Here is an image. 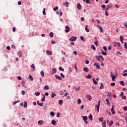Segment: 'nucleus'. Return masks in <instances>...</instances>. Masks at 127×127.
I'll return each mask as SVG.
<instances>
[{
    "mask_svg": "<svg viewBox=\"0 0 127 127\" xmlns=\"http://www.w3.org/2000/svg\"><path fill=\"white\" fill-rule=\"evenodd\" d=\"M57 71V70L55 68H54L53 69H52V71L53 72L52 73V75H53V74H55V73H56V71Z\"/></svg>",
    "mask_w": 127,
    "mask_h": 127,
    "instance_id": "4468645a",
    "label": "nucleus"
},
{
    "mask_svg": "<svg viewBox=\"0 0 127 127\" xmlns=\"http://www.w3.org/2000/svg\"><path fill=\"white\" fill-rule=\"evenodd\" d=\"M51 95H52L51 98H52V99H53V98L56 97L57 96L56 94L55 93H52Z\"/></svg>",
    "mask_w": 127,
    "mask_h": 127,
    "instance_id": "4be33fe9",
    "label": "nucleus"
},
{
    "mask_svg": "<svg viewBox=\"0 0 127 127\" xmlns=\"http://www.w3.org/2000/svg\"><path fill=\"white\" fill-rule=\"evenodd\" d=\"M84 109V105H82L81 107H80V110H83Z\"/></svg>",
    "mask_w": 127,
    "mask_h": 127,
    "instance_id": "338daca9",
    "label": "nucleus"
},
{
    "mask_svg": "<svg viewBox=\"0 0 127 127\" xmlns=\"http://www.w3.org/2000/svg\"><path fill=\"white\" fill-rule=\"evenodd\" d=\"M99 120L100 122H104V118L103 117L100 118Z\"/></svg>",
    "mask_w": 127,
    "mask_h": 127,
    "instance_id": "37998d69",
    "label": "nucleus"
},
{
    "mask_svg": "<svg viewBox=\"0 0 127 127\" xmlns=\"http://www.w3.org/2000/svg\"><path fill=\"white\" fill-rule=\"evenodd\" d=\"M96 68L97 69H101V66L100 65V64H96Z\"/></svg>",
    "mask_w": 127,
    "mask_h": 127,
    "instance_id": "5701e85b",
    "label": "nucleus"
},
{
    "mask_svg": "<svg viewBox=\"0 0 127 127\" xmlns=\"http://www.w3.org/2000/svg\"><path fill=\"white\" fill-rule=\"evenodd\" d=\"M124 25H125V27H126V28H127V22L124 23Z\"/></svg>",
    "mask_w": 127,
    "mask_h": 127,
    "instance_id": "0e129e2a",
    "label": "nucleus"
},
{
    "mask_svg": "<svg viewBox=\"0 0 127 127\" xmlns=\"http://www.w3.org/2000/svg\"><path fill=\"white\" fill-rule=\"evenodd\" d=\"M35 96H39L40 95V92H35Z\"/></svg>",
    "mask_w": 127,
    "mask_h": 127,
    "instance_id": "a19ab883",
    "label": "nucleus"
},
{
    "mask_svg": "<svg viewBox=\"0 0 127 127\" xmlns=\"http://www.w3.org/2000/svg\"><path fill=\"white\" fill-rule=\"evenodd\" d=\"M59 104L60 105V106H62V104H63V100L62 99L59 100Z\"/></svg>",
    "mask_w": 127,
    "mask_h": 127,
    "instance_id": "dca6fc26",
    "label": "nucleus"
},
{
    "mask_svg": "<svg viewBox=\"0 0 127 127\" xmlns=\"http://www.w3.org/2000/svg\"><path fill=\"white\" fill-rule=\"evenodd\" d=\"M124 111H127V106L124 107Z\"/></svg>",
    "mask_w": 127,
    "mask_h": 127,
    "instance_id": "69168bd1",
    "label": "nucleus"
},
{
    "mask_svg": "<svg viewBox=\"0 0 127 127\" xmlns=\"http://www.w3.org/2000/svg\"><path fill=\"white\" fill-rule=\"evenodd\" d=\"M101 7H102V8H106V5L105 4L102 5Z\"/></svg>",
    "mask_w": 127,
    "mask_h": 127,
    "instance_id": "5fc2aeb1",
    "label": "nucleus"
},
{
    "mask_svg": "<svg viewBox=\"0 0 127 127\" xmlns=\"http://www.w3.org/2000/svg\"><path fill=\"white\" fill-rule=\"evenodd\" d=\"M41 75L42 77H44V71L43 70L41 71Z\"/></svg>",
    "mask_w": 127,
    "mask_h": 127,
    "instance_id": "a878e982",
    "label": "nucleus"
},
{
    "mask_svg": "<svg viewBox=\"0 0 127 127\" xmlns=\"http://www.w3.org/2000/svg\"><path fill=\"white\" fill-rule=\"evenodd\" d=\"M85 63L86 64H89V63H90V62H89V60H86Z\"/></svg>",
    "mask_w": 127,
    "mask_h": 127,
    "instance_id": "e2e57ef3",
    "label": "nucleus"
},
{
    "mask_svg": "<svg viewBox=\"0 0 127 127\" xmlns=\"http://www.w3.org/2000/svg\"><path fill=\"white\" fill-rule=\"evenodd\" d=\"M81 99L80 98H78V101H77V104L78 105H80V104H81Z\"/></svg>",
    "mask_w": 127,
    "mask_h": 127,
    "instance_id": "473e14b6",
    "label": "nucleus"
},
{
    "mask_svg": "<svg viewBox=\"0 0 127 127\" xmlns=\"http://www.w3.org/2000/svg\"><path fill=\"white\" fill-rule=\"evenodd\" d=\"M114 125V121H111L109 122V127H112V125Z\"/></svg>",
    "mask_w": 127,
    "mask_h": 127,
    "instance_id": "412c9836",
    "label": "nucleus"
},
{
    "mask_svg": "<svg viewBox=\"0 0 127 127\" xmlns=\"http://www.w3.org/2000/svg\"><path fill=\"white\" fill-rule=\"evenodd\" d=\"M29 79H30V80H31V81H33V78L32 77V76H31V75L29 76Z\"/></svg>",
    "mask_w": 127,
    "mask_h": 127,
    "instance_id": "c9c22d12",
    "label": "nucleus"
},
{
    "mask_svg": "<svg viewBox=\"0 0 127 127\" xmlns=\"http://www.w3.org/2000/svg\"><path fill=\"white\" fill-rule=\"evenodd\" d=\"M65 4L66 5V7H68L69 5L68 4H69V2H66Z\"/></svg>",
    "mask_w": 127,
    "mask_h": 127,
    "instance_id": "680f3d73",
    "label": "nucleus"
},
{
    "mask_svg": "<svg viewBox=\"0 0 127 127\" xmlns=\"http://www.w3.org/2000/svg\"><path fill=\"white\" fill-rule=\"evenodd\" d=\"M46 53L48 55H52V52L50 51H46Z\"/></svg>",
    "mask_w": 127,
    "mask_h": 127,
    "instance_id": "2eb2a0df",
    "label": "nucleus"
},
{
    "mask_svg": "<svg viewBox=\"0 0 127 127\" xmlns=\"http://www.w3.org/2000/svg\"><path fill=\"white\" fill-rule=\"evenodd\" d=\"M55 77H56V79H57V80H62V77H61L60 76H58V75H57V74L55 75Z\"/></svg>",
    "mask_w": 127,
    "mask_h": 127,
    "instance_id": "1a4fd4ad",
    "label": "nucleus"
},
{
    "mask_svg": "<svg viewBox=\"0 0 127 127\" xmlns=\"http://www.w3.org/2000/svg\"><path fill=\"white\" fill-rule=\"evenodd\" d=\"M59 70H60V71H63V72H64V69L62 67L60 66V67H59Z\"/></svg>",
    "mask_w": 127,
    "mask_h": 127,
    "instance_id": "2f4dec72",
    "label": "nucleus"
},
{
    "mask_svg": "<svg viewBox=\"0 0 127 127\" xmlns=\"http://www.w3.org/2000/svg\"><path fill=\"white\" fill-rule=\"evenodd\" d=\"M115 79H116V76L115 75L112 76V81H115Z\"/></svg>",
    "mask_w": 127,
    "mask_h": 127,
    "instance_id": "4c0bfd02",
    "label": "nucleus"
},
{
    "mask_svg": "<svg viewBox=\"0 0 127 127\" xmlns=\"http://www.w3.org/2000/svg\"><path fill=\"white\" fill-rule=\"evenodd\" d=\"M54 34H53V32H50V37H53Z\"/></svg>",
    "mask_w": 127,
    "mask_h": 127,
    "instance_id": "58836bf2",
    "label": "nucleus"
},
{
    "mask_svg": "<svg viewBox=\"0 0 127 127\" xmlns=\"http://www.w3.org/2000/svg\"><path fill=\"white\" fill-rule=\"evenodd\" d=\"M38 125H39V126H41L42 125H43V124H44V122L42 120H39L38 122Z\"/></svg>",
    "mask_w": 127,
    "mask_h": 127,
    "instance_id": "6e6552de",
    "label": "nucleus"
},
{
    "mask_svg": "<svg viewBox=\"0 0 127 127\" xmlns=\"http://www.w3.org/2000/svg\"><path fill=\"white\" fill-rule=\"evenodd\" d=\"M97 27L98 28H99L100 32H103V27H102V26H100L99 25H98Z\"/></svg>",
    "mask_w": 127,
    "mask_h": 127,
    "instance_id": "9d476101",
    "label": "nucleus"
},
{
    "mask_svg": "<svg viewBox=\"0 0 127 127\" xmlns=\"http://www.w3.org/2000/svg\"><path fill=\"white\" fill-rule=\"evenodd\" d=\"M70 31V27L68 26H65V32H69Z\"/></svg>",
    "mask_w": 127,
    "mask_h": 127,
    "instance_id": "0eeeda50",
    "label": "nucleus"
},
{
    "mask_svg": "<svg viewBox=\"0 0 127 127\" xmlns=\"http://www.w3.org/2000/svg\"><path fill=\"white\" fill-rule=\"evenodd\" d=\"M103 49H104V50H105V51H107V47H106V46H104L103 47Z\"/></svg>",
    "mask_w": 127,
    "mask_h": 127,
    "instance_id": "052dcab7",
    "label": "nucleus"
},
{
    "mask_svg": "<svg viewBox=\"0 0 127 127\" xmlns=\"http://www.w3.org/2000/svg\"><path fill=\"white\" fill-rule=\"evenodd\" d=\"M85 1L87 4H90V3H91V1H90V0H86V1Z\"/></svg>",
    "mask_w": 127,
    "mask_h": 127,
    "instance_id": "c03bdc74",
    "label": "nucleus"
},
{
    "mask_svg": "<svg viewBox=\"0 0 127 127\" xmlns=\"http://www.w3.org/2000/svg\"><path fill=\"white\" fill-rule=\"evenodd\" d=\"M110 76H111V77H113V76H115L114 75V73H113V72H110Z\"/></svg>",
    "mask_w": 127,
    "mask_h": 127,
    "instance_id": "6e6d98bb",
    "label": "nucleus"
},
{
    "mask_svg": "<svg viewBox=\"0 0 127 127\" xmlns=\"http://www.w3.org/2000/svg\"><path fill=\"white\" fill-rule=\"evenodd\" d=\"M91 49H93V50H96V47H95V46H94V45H92L91 46Z\"/></svg>",
    "mask_w": 127,
    "mask_h": 127,
    "instance_id": "b1692460",
    "label": "nucleus"
},
{
    "mask_svg": "<svg viewBox=\"0 0 127 127\" xmlns=\"http://www.w3.org/2000/svg\"><path fill=\"white\" fill-rule=\"evenodd\" d=\"M114 109H115V105H112V107L111 108V112L112 113L113 115H115V114H116V112H115V111H114Z\"/></svg>",
    "mask_w": 127,
    "mask_h": 127,
    "instance_id": "20e7f679",
    "label": "nucleus"
},
{
    "mask_svg": "<svg viewBox=\"0 0 127 127\" xmlns=\"http://www.w3.org/2000/svg\"><path fill=\"white\" fill-rule=\"evenodd\" d=\"M104 84L103 83L101 84V86L100 87V90H102V89H104Z\"/></svg>",
    "mask_w": 127,
    "mask_h": 127,
    "instance_id": "f704fd0d",
    "label": "nucleus"
},
{
    "mask_svg": "<svg viewBox=\"0 0 127 127\" xmlns=\"http://www.w3.org/2000/svg\"><path fill=\"white\" fill-rule=\"evenodd\" d=\"M18 54L20 57H21V53L20 52H18Z\"/></svg>",
    "mask_w": 127,
    "mask_h": 127,
    "instance_id": "bf43d9fd",
    "label": "nucleus"
},
{
    "mask_svg": "<svg viewBox=\"0 0 127 127\" xmlns=\"http://www.w3.org/2000/svg\"><path fill=\"white\" fill-rule=\"evenodd\" d=\"M50 115L52 116V117H54L55 116V113H54L53 112H51Z\"/></svg>",
    "mask_w": 127,
    "mask_h": 127,
    "instance_id": "c85d7f7f",
    "label": "nucleus"
},
{
    "mask_svg": "<svg viewBox=\"0 0 127 127\" xmlns=\"http://www.w3.org/2000/svg\"><path fill=\"white\" fill-rule=\"evenodd\" d=\"M85 30L86 31V32H89L90 30H89L88 28V25L85 26Z\"/></svg>",
    "mask_w": 127,
    "mask_h": 127,
    "instance_id": "6ab92c4d",
    "label": "nucleus"
},
{
    "mask_svg": "<svg viewBox=\"0 0 127 127\" xmlns=\"http://www.w3.org/2000/svg\"><path fill=\"white\" fill-rule=\"evenodd\" d=\"M44 89L45 90H49V86L48 85H46L44 87Z\"/></svg>",
    "mask_w": 127,
    "mask_h": 127,
    "instance_id": "393cba45",
    "label": "nucleus"
},
{
    "mask_svg": "<svg viewBox=\"0 0 127 127\" xmlns=\"http://www.w3.org/2000/svg\"><path fill=\"white\" fill-rule=\"evenodd\" d=\"M101 105V101L99 100L98 101V105L95 106V108H96V109H97V112L98 113H99V111H100V106Z\"/></svg>",
    "mask_w": 127,
    "mask_h": 127,
    "instance_id": "f03ea898",
    "label": "nucleus"
},
{
    "mask_svg": "<svg viewBox=\"0 0 127 127\" xmlns=\"http://www.w3.org/2000/svg\"><path fill=\"white\" fill-rule=\"evenodd\" d=\"M43 14H44V15H45L46 14V13H45V8L43 9Z\"/></svg>",
    "mask_w": 127,
    "mask_h": 127,
    "instance_id": "8fccbe9b",
    "label": "nucleus"
},
{
    "mask_svg": "<svg viewBox=\"0 0 127 127\" xmlns=\"http://www.w3.org/2000/svg\"><path fill=\"white\" fill-rule=\"evenodd\" d=\"M77 9L80 10L82 8V6H81V4L80 3H78L77 4Z\"/></svg>",
    "mask_w": 127,
    "mask_h": 127,
    "instance_id": "39448f33",
    "label": "nucleus"
},
{
    "mask_svg": "<svg viewBox=\"0 0 127 127\" xmlns=\"http://www.w3.org/2000/svg\"><path fill=\"white\" fill-rule=\"evenodd\" d=\"M81 117H82V118H83V121H87V120H88V117H87V116H81Z\"/></svg>",
    "mask_w": 127,
    "mask_h": 127,
    "instance_id": "f3484780",
    "label": "nucleus"
},
{
    "mask_svg": "<svg viewBox=\"0 0 127 127\" xmlns=\"http://www.w3.org/2000/svg\"><path fill=\"white\" fill-rule=\"evenodd\" d=\"M80 39L81 40H82L83 42H85V40L84 39V37L83 36H80Z\"/></svg>",
    "mask_w": 127,
    "mask_h": 127,
    "instance_id": "72a5a7b5",
    "label": "nucleus"
},
{
    "mask_svg": "<svg viewBox=\"0 0 127 127\" xmlns=\"http://www.w3.org/2000/svg\"><path fill=\"white\" fill-rule=\"evenodd\" d=\"M6 49H7V50H9L10 49V47L7 46V47H6Z\"/></svg>",
    "mask_w": 127,
    "mask_h": 127,
    "instance_id": "774afa93",
    "label": "nucleus"
},
{
    "mask_svg": "<svg viewBox=\"0 0 127 127\" xmlns=\"http://www.w3.org/2000/svg\"><path fill=\"white\" fill-rule=\"evenodd\" d=\"M24 108H27V102L26 101L24 102Z\"/></svg>",
    "mask_w": 127,
    "mask_h": 127,
    "instance_id": "cd10ccee",
    "label": "nucleus"
},
{
    "mask_svg": "<svg viewBox=\"0 0 127 127\" xmlns=\"http://www.w3.org/2000/svg\"><path fill=\"white\" fill-rule=\"evenodd\" d=\"M88 119H89L90 121H93V115H92V114H90V115L88 117Z\"/></svg>",
    "mask_w": 127,
    "mask_h": 127,
    "instance_id": "a211bd4d",
    "label": "nucleus"
},
{
    "mask_svg": "<svg viewBox=\"0 0 127 127\" xmlns=\"http://www.w3.org/2000/svg\"><path fill=\"white\" fill-rule=\"evenodd\" d=\"M95 58L96 60L98 61H100V62H102V61H104V57H103V56H96Z\"/></svg>",
    "mask_w": 127,
    "mask_h": 127,
    "instance_id": "f257e3e1",
    "label": "nucleus"
},
{
    "mask_svg": "<svg viewBox=\"0 0 127 127\" xmlns=\"http://www.w3.org/2000/svg\"><path fill=\"white\" fill-rule=\"evenodd\" d=\"M52 125H53L54 126H56V125H57V122L56 121H55V120H53L52 121Z\"/></svg>",
    "mask_w": 127,
    "mask_h": 127,
    "instance_id": "9b49d317",
    "label": "nucleus"
},
{
    "mask_svg": "<svg viewBox=\"0 0 127 127\" xmlns=\"http://www.w3.org/2000/svg\"><path fill=\"white\" fill-rule=\"evenodd\" d=\"M94 44H95V45H96V46H98V41H96L94 42Z\"/></svg>",
    "mask_w": 127,
    "mask_h": 127,
    "instance_id": "603ef678",
    "label": "nucleus"
},
{
    "mask_svg": "<svg viewBox=\"0 0 127 127\" xmlns=\"http://www.w3.org/2000/svg\"><path fill=\"white\" fill-rule=\"evenodd\" d=\"M43 97H44L41 99L42 102H45V95L44 94Z\"/></svg>",
    "mask_w": 127,
    "mask_h": 127,
    "instance_id": "c756f323",
    "label": "nucleus"
},
{
    "mask_svg": "<svg viewBox=\"0 0 127 127\" xmlns=\"http://www.w3.org/2000/svg\"><path fill=\"white\" fill-rule=\"evenodd\" d=\"M77 39V37H71L69 39V41H76Z\"/></svg>",
    "mask_w": 127,
    "mask_h": 127,
    "instance_id": "7ed1b4c3",
    "label": "nucleus"
},
{
    "mask_svg": "<svg viewBox=\"0 0 127 127\" xmlns=\"http://www.w3.org/2000/svg\"><path fill=\"white\" fill-rule=\"evenodd\" d=\"M37 103L38 106H39L40 107H43V106H44L43 103H39V101H37Z\"/></svg>",
    "mask_w": 127,
    "mask_h": 127,
    "instance_id": "f8f14e48",
    "label": "nucleus"
},
{
    "mask_svg": "<svg viewBox=\"0 0 127 127\" xmlns=\"http://www.w3.org/2000/svg\"><path fill=\"white\" fill-rule=\"evenodd\" d=\"M105 15H106V16H108V15H109V13H108L107 11H105Z\"/></svg>",
    "mask_w": 127,
    "mask_h": 127,
    "instance_id": "13d9d810",
    "label": "nucleus"
},
{
    "mask_svg": "<svg viewBox=\"0 0 127 127\" xmlns=\"http://www.w3.org/2000/svg\"><path fill=\"white\" fill-rule=\"evenodd\" d=\"M86 98L89 101H92V96L90 95H86Z\"/></svg>",
    "mask_w": 127,
    "mask_h": 127,
    "instance_id": "423d86ee",
    "label": "nucleus"
},
{
    "mask_svg": "<svg viewBox=\"0 0 127 127\" xmlns=\"http://www.w3.org/2000/svg\"><path fill=\"white\" fill-rule=\"evenodd\" d=\"M61 76L62 77V78H65V75H64L63 73H61Z\"/></svg>",
    "mask_w": 127,
    "mask_h": 127,
    "instance_id": "3c124183",
    "label": "nucleus"
},
{
    "mask_svg": "<svg viewBox=\"0 0 127 127\" xmlns=\"http://www.w3.org/2000/svg\"><path fill=\"white\" fill-rule=\"evenodd\" d=\"M93 81L94 84H95V85H97V82L96 80H95V78L93 79Z\"/></svg>",
    "mask_w": 127,
    "mask_h": 127,
    "instance_id": "a18cd8bd",
    "label": "nucleus"
},
{
    "mask_svg": "<svg viewBox=\"0 0 127 127\" xmlns=\"http://www.w3.org/2000/svg\"><path fill=\"white\" fill-rule=\"evenodd\" d=\"M83 71H85V72L88 73V72H89V68H88V67H84Z\"/></svg>",
    "mask_w": 127,
    "mask_h": 127,
    "instance_id": "ddd939ff",
    "label": "nucleus"
},
{
    "mask_svg": "<svg viewBox=\"0 0 127 127\" xmlns=\"http://www.w3.org/2000/svg\"><path fill=\"white\" fill-rule=\"evenodd\" d=\"M86 78H87V79H91V78H92V75H91V74H88V75H86Z\"/></svg>",
    "mask_w": 127,
    "mask_h": 127,
    "instance_id": "aec40b11",
    "label": "nucleus"
},
{
    "mask_svg": "<svg viewBox=\"0 0 127 127\" xmlns=\"http://www.w3.org/2000/svg\"><path fill=\"white\" fill-rule=\"evenodd\" d=\"M57 118H60V113H57Z\"/></svg>",
    "mask_w": 127,
    "mask_h": 127,
    "instance_id": "864d4df0",
    "label": "nucleus"
},
{
    "mask_svg": "<svg viewBox=\"0 0 127 127\" xmlns=\"http://www.w3.org/2000/svg\"><path fill=\"white\" fill-rule=\"evenodd\" d=\"M106 102H107V106H110V101H109V99H106Z\"/></svg>",
    "mask_w": 127,
    "mask_h": 127,
    "instance_id": "bb28decb",
    "label": "nucleus"
},
{
    "mask_svg": "<svg viewBox=\"0 0 127 127\" xmlns=\"http://www.w3.org/2000/svg\"><path fill=\"white\" fill-rule=\"evenodd\" d=\"M31 67L33 68V70L32 71H34V70L35 69V65H34V64H32L31 65Z\"/></svg>",
    "mask_w": 127,
    "mask_h": 127,
    "instance_id": "7c9ffc66",
    "label": "nucleus"
},
{
    "mask_svg": "<svg viewBox=\"0 0 127 127\" xmlns=\"http://www.w3.org/2000/svg\"><path fill=\"white\" fill-rule=\"evenodd\" d=\"M120 84L122 86H125V82L123 81H120Z\"/></svg>",
    "mask_w": 127,
    "mask_h": 127,
    "instance_id": "ea45409f",
    "label": "nucleus"
},
{
    "mask_svg": "<svg viewBox=\"0 0 127 127\" xmlns=\"http://www.w3.org/2000/svg\"><path fill=\"white\" fill-rule=\"evenodd\" d=\"M101 54H102V55H104L105 56H107V53L105 52H103Z\"/></svg>",
    "mask_w": 127,
    "mask_h": 127,
    "instance_id": "09e8293b",
    "label": "nucleus"
},
{
    "mask_svg": "<svg viewBox=\"0 0 127 127\" xmlns=\"http://www.w3.org/2000/svg\"><path fill=\"white\" fill-rule=\"evenodd\" d=\"M22 95H25V91L24 90H23L21 91Z\"/></svg>",
    "mask_w": 127,
    "mask_h": 127,
    "instance_id": "4d7b16f0",
    "label": "nucleus"
},
{
    "mask_svg": "<svg viewBox=\"0 0 127 127\" xmlns=\"http://www.w3.org/2000/svg\"><path fill=\"white\" fill-rule=\"evenodd\" d=\"M111 85L113 87H115V86H116V83L115 82L111 83Z\"/></svg>",
    "mask_w": 127,
    "mask_h": 127,
    "instance_id": "de8ad7c7",
    "label": "nucleus"
},
{
    "mask_svg": "<svg viewBox=\"0 0 127 127\" xmlns=\"http://www.w3.org/2000/svg\"><path fill=\"white\" fill-rule=\"evenodd\" d=\"M102 126L103 127H106V121H104L103 123H102Z\"/></svg>",
    "mask_w": 127,
    "mask_h": 127,
    "instance_id": "e433bc0d",
    "label": "nucleus"
},
{
    "mask_svg": "<svg viewBox=\"0 0 127 127\" xmlns=\"http://www.w3.org/2000/svg\"><path fill=\"white\" fill-rule=\"evenodd\" d=\"M124 47H125V48H126V49H127V42H125L124 43Z\"/></svg>",
    "mask_w": 127,
    "mask_h": 127,
    "instance_id": "49530a36",
    "label": "nucleus"
},
{
    "mask_svg": "<svg viewBox=\"0 0 127 127\" xmlns=\"http://www.w3.org/2000/svg\"><path fill=\"white\" fill-rule=\"evenodd\" d=\"M58 10V6H56V7L53 8V10L54 11H56V10Z\"/></svg>",
    "mask_w": 127,
    "mask_h": 127,
    "instance_id": "79ce46f5",
    "label": "nucleus"
}]
</instances>
